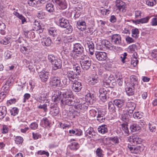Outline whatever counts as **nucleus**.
Wrapping results in <instances>:
<instances>
[{
	"label": "nucleus",
	"mask_w": 157,
	"mask_h": 157,
	"mask_svg": "<svg viewBox=\"0 0 157 157\" xmlns=\"http://www.w3.org/2000/svg\"><path fill=\"white\" fill-rule=\"evenodd\" d=\"M129 142L134 144H140L142 142L141 138H139L137 136H131L128 138Z\"/></svg>",
	"instance_id": "12"
},
{
	"label": "nucleus",
	"mask_w": 157,
	"mask_h": 157,
	"mask_svg": "<svg viewBox=\"0 0 157 157\" xmlns=\"http://www.w3.org/2000/svg\"><path fill=\"white\" fill-rule=\"evenodd\" d=\"M130 117L131 115L127 113H124L121 115V119L125 123H127L129 121Z\"/></svg>",
	"instance_id": "29"
},
{
	"label": "nucleus",
	"mask_w": 157,
	"mask_h": 157,
	"mask_svg": "<svg viewBox=\"0 0 157 157\" xmlns=\"http://www.w3.org/2000/svg\"><path fill=\"white\" fill-rule=\"evenodd\" d=\"M146 3L149 6H152L156 4V1L155 0H146Z\"/></svg>",
	"instance_id": "50"
},
{
	"label": "nucleus",
	"mask_w": 157,
	"mask_h": 157,
	"mask_svg": "<svg viewBox=\"0 0 157 157\" xmlns=\"http://www.w3.org/2000/svg\"><path fill=\"white\" fill-rule=\"evenodd\" d=\"M58 59V58L57 57L52 54L49 55L48 56V60L52 64L55 63V61Z\"/></svg>",
	"instance_id": "38"
},
{
	"label": "nucleus",
	"mask_w": 157,
	"mask_h": 157,
	"mask_svg": "<svg viewBox=\"0 0 157 157\" xmlns=\"http://www.w3.org/2000/svg\"><path fill=\"white\" fill-rule=\"evenodd\" d=\"M24 35L27 38L33 39L35 37L34 32L32 31H24Z\"/></svg>",
	"instance_id": "27"
},
{
	"label": "nucleus",
	"mask_w": 157,
	"mask_h": 157,
	"mask_svg": "<svg viewBox=\"0 0 157 157\" xmlns=\"http://www.w3.org/2000/svg\"><path fill=\"white\" fill-rule=\"evenodd\" d=\"M86 44L87 45L90 54L91 55H93L94 54V43L92 41H86Z\"/></svg>",
	"instance_id": "23"
},
{
	"label": "nucleus",
	"mask_w": 157,
	"mask_h": 157,
	"mask_svg": "<svg viewBox=\"0 0 157 157\" xmlns=\"http://www.w3.org/2000/svg\"><path fill=\"white\" fill-rule=\"evenodd\" d=\"M151 56L157 60V50H153L151 53Z\"/></svg>",
	"instance_id": "64"
},
{
	"label": "nucleus",
	"mask_w": 157,
	"mask_h": 157,
	"mask_svg": "<svg viewBox=\"0 0 157 157\" xmlns=\"http://www.w3.org/2000/svg\"><path fill=\"white\" fill-rule=\"evenodd\" d=\"M130 79L131 82L130 85L132 86L135 87L136 89H139L140 86L138 85L139 81L137 77L135 75H132L130 76Z\"/></svg>",
	"instance_id": "4"
},
{
	"label": "nucleus",
	"mask_w": 157,
	"mask_h": 157,
	"mask_svg": "<svg viewBox=\"0 0 157 157\" xmlns=\"http://www.w3.org/2000/svg\"><path fill=\"white\" fill-rule=\"evenodd\" d=\"M46 98L44 97H42L40 96L37 97V100L40 102H44L46 100Z\"/></svg>",
	"instance_id": "60"
},
{
	"label": "nucleus",
	"mask_w": 157,
	"mask_h": 157,
	"mask_svg": "<svg viewBox=\"0 0 157 157\" xmlns=\"http://www.w3.org/2000/svg\"><path fill=\"white\" fill-rule=\"evenodd\" d=\"M99 97L100 99L103 101H106L108 98L107 94H100Z\"/></svg>",
	"instance_id": "56"
},
{
	"label": "nucleus",
	"mask_w": 157,
	"mask_h": 157,
	"mask_svg": "<svg viewBox=\"0 0 157 157\" xmlns=\"http://www.w3.org/2000/svg\"><path fill=\"white\" fill-rule=\"evenodd\" d=\"M121 128L125 133L127 134H128L129 130L127 127V123L122 124H121Z\"/></svg>",
	"instance_id": "47"
},
{
	"label": "nucleus",
	"mask_w": 157,
	"mask_h": 157,
	"mask_svg": "<svg viewBox=\"0 0 157 157\" xmlns=\"http://www.w3.org/2000/svg\"><path fill=\"white\" fill-rule=\"evenodd\" d=\"M98 116H104L106 114V112L104 110H99L98 112Z\"/></svg>",
	"instance_id": "58"
},
{
	"label": "nucleus",
	"mask_w": 157,
	"mask_h": 157,
	"mask_svg": "<svg viewBox=\"0 0 157 157\" xmlns=\"http://www.w3.org/2000/svg\"><path fill=\"white\" fill-rule=\"evenodd\" d=\"M132 36L133 37L136 38L138 36L139 31L138 29L135 28L132 30Z\"/></svg>",
	"instance_id": "46"
},
{
	"label": "nucleus",
	"mask_w": 157,
	"mask_h": 157,
	"mask_svg": "<svg viewBox=\"0 0 157 157\" xmlns=\"http://www.w3.org/2000/svg\"><path fill=\"white\" fill-rule=\"evenodd\" d=\"M82 86L81 82L75 80L72 83L71 88L73 91L75 92H78L81 91Z\"/></svg>",
	"instance_id": "3"
},
{
	"label": "nucleus",
	"mask_w": 157,
	"mask_h": 157,
	"mask_svg": "<svg viewBox=\"0 0 157 157\" xmlns=\"http://www.w3.org/2000/svg\"><path fill=\"white\" fill-rule=\"evenodd\" d=\"M99 82V78L98 76L96 75H93L91 79L89 82V84L90 85H93Z\"/></svg>",
	"instance_id": "28"
},
{
	"label": "nucleus",
	"mask_w": 157,
	"mask_h": 157,
	"mask_svg": "<svg viewBox=\"0 0 157 157\" xmlns=\"http://www.w3.org/2000/svg\"><path fill=\"white\" fill-rule=\"evenodd\" d=\"M102 43L105 47L109 49L110 47L111 46V44L108 40L103 41Z\"/></svg>",
	"instance_id": "55"
},
{
	"label": "nucleus",
	"mask_w": 157,
	"mask_h": 157,
	"mask_svg": "<svg viewBox=\"0 0 157 157\" xmlns=\"http://www.w3.org/2000/svg\"><path fill=\"white\" fill-rule=\"evenodd\" d=\"M10 38H7L5 37L4 39H2V40L0 41V43L1 44H4V45H6L7 44H8L10 42Z\"/></svg>",
	"instance_id": "53"
},
{
	"label": "nucleus",
	"mask_w": 157,
	"mask_h": 157,
	"mask_svg": "<svg viewBox=\"0 0 157 157\" xmlns=\"http://www.w3.org/2000/svg\"><path fill=\"white\" fill-rule=\"evenodd\" d=\"M34 27L37 30H40V32H41V31H42V28L40 25V23L36 20H35L33 23Z\"/></svg>",
	"instance_id": "35"
},
{
	"label": "nucleus",
	"mask_w": 157,
	"mask_h": 157,
	"mask_svg": "<svg viewBox=\"0 0 157 157\" xmlns=\"http://www.w3.org/2000/svg\"><path fill=\"white\" fill-rule=\"evenodd\" d=\"M75 108L76 109L81 110H84L87 109L88 107L85 105V104H76L75 103L74 105Z\"/></svg>",
	"instance_id": "22"
},
{
	"label": "nucleus",
	"mask_w": 157,
	"mask_h": 157,
	"mask_svg": "<svg viewBox=\"0 0 157 157\" xmlns=\"http://www.w3.org/2000/svg\"><path fill=\"white\" fill-rule=\"evenodd\" d=\"M98 129V132L102 134L106 133L108 131V127L105 125H103L99 126Z\"/></svg>",
	"instance_id": "25"
},
{
	"label": "nucleus",
	"mask_w": 157,
	"mask_h": 157,
	"mask_svg": "<svg viewBox=\"0 0 157 157\" xmlns=\"http://www.w3.org/2000/svg\"><path fill=\"white\" fill-rule=\"evenodd\" d=\"M110 82V80L109 79H105L102 82V85L105 87H107L109 85V83Z\"/></svg>",
	"instance_id": "54"
},
{
	"label": "nucleus",
	"mask_w": 157,
	"mask_h": 157,
	"mask_svg": "<svg viewBox=\"0 0 157 157\" xmlns=\"http://www.w3.org/2000/svg\"><path fill=\"white\" fill-rule=\"evenodd\" d=\"M67 75L68 79L71 81L76 78L77 74L72 71H68L67 72Z\"/></svg>",
	"instance_id": "24"
},
{
	"label": "nucleus",
	"mask_w": 157,
	"mask_h": 157,
	"mask_svg": "<svg viewBox=\"0 0 157 157\" xmlns=\"http://www.w3.org/2000/svg\"><path fill=\"white\" fill-rule=\"evenodd\" d=\"M95 55L97 59L99 61H104L107 58V54L104 52H96Z\"/></svg>",
	"instance_id": "6"
},
{
	"label": "nucleus",
	"mask_w": 157,
	"mask_h": 157,
	"mask_svg": "<svg viewBox=\"0 0 157 157\" xmlns=\"http://www.w3.org/2000/svg\"><path fill=\"white\" fill-rule=\"evenodd\" d=\"M13 14L21 20L22 24H24L25 22H26L25 17L18 13L14 12Z\"/></svg>",
	"instance_id": "33"
},
{
	"label": "nucleus",
	"mask_w": 157,
	"mask_h": 157,
	"mask_svg": "<svg viewBox=\"0 0 157 157\" xmlns=\"http://www.w3.org/2000/svg\"><path fill=\"white\" fill-rule=\"evenodd\" d=\"M84 52V48L82 45L79 43H75L74 45L73 51L70 54V55L74 59L76 58L75 54L81 55Z\"/></svg>",
	"instance_id": "2"
},
{
	"label": "nucleus",
	"mask_w": 157,
	"mask_h": 157,
	"mask_svg": "<svg viewBox=\"0 0 157 157\" xmlns=\"http://www.w3.org/2000/svg\"><path fill=\"white\" fill-rule=\"evenodd\" d=\"M50 112L54 116H56L59 113V108L56 105H51Z\"/></svg>",
	"instance_id": "16"
},
{
	"label": "nucleus",
	"mask_w": 157,
	"mask_h": 157,
	"mask_svg": "<svg viewBox=\"0 0 157 157\" xmlns=\"http://www.w3.org/2000/svg\"><path fill=\"white\" fill-rule=\"evenodd\" d=\"M63 90H57L52 97L54 101L57 103L60 101V104L69 106L74 105L75 103L71 92H63Z\"/></svg>",
	"instance_id": "1"
},
{
	"label": "nucleus",
	"mask_w": 157,
	"mask_h": 157,
	"mask_svg": "<svg viewBox=\"0 0 157 157\" xmlns=\"http://www.w3.org/2000/svg\"><path fill=\"white\" fill-rule=\"evenodd\" d=\"M19 110L17 108L14 107L10 110V113L12 115L16 116L18 113Z\"/></svg>",
	"instance_id": "48"
},
{
	"label": "nucleus",
	"mask_w": 157,
	"mask_h": 157,
	"mask_svg": "<svg viewBox=\"0 0 157 157\" xmlns=\"http://www.w3.org/2000/svg\"><path fill=\"white\" fill-rule=\"evenodd\" d=\"M138 61L135 57V55H133L132 57V58L131 64L133 65L134 67L136 66L138 63Z\"/></svg>",
	"instance_id": "49"
},
{
	"label": "nucleus",
	"mask_w": 157,
	"mask_h": 157,
	"mask_svg": "<svg viewBox=\"0 0 157 157\" xmlns=\"http://www.w3.org/2000/svg\"><path fill=\"white\" fill-rule=\"evenodd\" d=\"M79 147V144L77 142H71L68 145V147L70 149L73 151L77 150Z\"/></svg>",
	"instance_id": "21"
},
{
	"label": "nucleus",
	"mask_w": 157,
	"mask_h": 157,
	"mask_svg": "<svg viewBox=\"0 0 157 157\" xmlns=\"http://www.w3.org/2000/svg\"><path fill=\"white\" fill-rule=\"evenodd\" d=\"M58 24L61 27L66 28L67 27V26L69 25V22L67 20L63 17H62L59 20Z\"/></svg>",
	"instance_id": "13"
},
{
	"label": "nucleus",
	"mask_w": 157,
	"mask_h": 157,
	"mask_svg": "<svg viewBox=\"0 0 157 157\" xmlns=\"http://www.w3.org/2000/svg\"><path fill=\"white\" fill-rule=\"evenodd\" d=\"M14 140L15 143L17 144H22L24 140L23 138L19 136L15 137Z\"/></svg>",
	"instance_id": "39"
},
{
	"label": "nucleus",
	"mask_w": 157,
	"mask_h": 157,
	"mask_svg": "<svg viewBox=\"0 0 157 157\" xmlns=\"http://www.w3.org/2000/svg\"><path fill=\"white\" fill-rule=\"evenodd\" d=\"M111 42L114 44L121 45V36L118 34H114L111 37Z\"/></svg>",
	"instance_id": "5"
},
{
	"label": "nucleus",
	"mask_w": 157,
	"mask_h": 157,
	"mask_svg": "<svg viewBox=\"0 0 157 157\" xmlns=\"http://www.w3.org/2000/svg\"><path fill=\"white\" fill-rule=\"evenodd\" d=\"M86 99L91 104H93L96 101V97L94 92L87 94L86 95Z\"/></svg>",
	"instance_id": "8"
},
{
	"label": "nucleus",
	"mask_w": 157,
	"mask_h": 157,
	"mask_svg": "<svg viewBox=\"0 0 157 157\" xmlns=\"http://www.w3.org/2000/svg\"><path fill=\"white\" fill-rule=\"evenodd\" d=\"M109 140L113 143V144L115 145H117L120 143L119 138L117 136L110 137L109 138Z\"/></svg>",
	"instance_id": "37"
},
{
	"label": "nucleus",
	"mask_w": 157,
	"mask_h": 157,
	"mask_svg": "<svg viewBox=\"0 0 157 157\" xmlns=\"http://www.w3.org/2000/svg\"><path fill=\"white\" fill-rule=\"evenodd\" d=\"M51 82L52 84V85L56 87H62L63 84L61 83L60 79L58 77H53L50 81Z\"/></svg>",
	"instance_id": "10"
},
{
	"label": "nucleus",
	"mask_w": 157,
	"mask_h": 157,
	"mask_svg": "<svg viewBox=\"0 0 157 157\" xmlns=\"http://www.w3.org/2000/svg\"><path fill=\"white\" fill-rule=\"evenodd\" d=\"M49 75L48 72L42 71L40 72L39 76L42 82H46L48 78Z\"/></svg>",
	"instance_id": "18"
},
{
	"label": "nucleus",
	"mask_w": 157,
	"mask_h": 157,
	"mask_svg": "<svg viewBox=\"0 0 157 157\" xmlns=\"http://www.w3.org/2000/svg\"><path fill=\"white\" fill-rule=\"evenodd\" d=\"M77 27L80 30L83 31L86 29L85 22L83 20H79L77 22Z\"/></svg>",
	"instance_id": "15"
},
{
	"label": "nucleus",
	"mask_w": 157,
	"mask_h": 157,
	"mask_svg": "<svg viewBox=\"0 0 157 157\" xmlns=\"http://www.w3.org/2000/svg\"><path fill=\"white\" fill-rule=\"evenodd\" d=\"M46 9L49 13H52L54 11V7L53 3H48L46 5Z\"/></svg>",
	"instance_id": "31"
},
{
	"label": "nucleus",
	"mask_w": 157,
	"mask_h": 157,
	"mask_svg": "<svg viewBox=\"0 0 157 157\" xmlns=\"http://www.w3.org/2000/svg\"><path fill=\"white\" fill-rule=\"evenodd\" d=\"M48 32L50 35L54 37L57 35V30L55 28H50L48 29Z\"/></svg>",
	"instance_id": "34"
},
{
	"label": "nucleus",
	"mask_w": 157,
	"mask_h": 157,
	"mask_svg": "<svg viewBox=\"0 0 157 157\" xmlns=\"http://www.w3.org/2000/svg\"><path fill=\"white\" fill-rule=\"evenodd\" d=\"M135 88H136L135 87L132 86L131 85H130V83H126L125 90L127 94L129 96L133 95L134 94V89Z\"/></svg>",
	"instance_id": "9"
},
{
	"label": "nucleus",
	"mask_w": 157,
	"mask_h": 157,
	"mask_svg": "<svg viewBox=\"0 0 157 157\" xmlns=\"http://www.w3.org/2000/svg\"><path fill=\"white\" fill-rule=\"evenodd\" d=\"M103 151L100 148H98L95 151L97 157H103Z\"/></svg>",
	"instance_id": "41"
},
{
	"label": "nucleus",
	"mask_w": 157,
	"mask_h": 157,
	"mask_svg": "<svg viewBox=\"0 0 157 157\" xmlns=\"http://www.w3.org/2000/svg\"><path fill=\"white\" fill-rule=\"evenodd\" d=\"M51 43V40L49 37L43 38L41 39V43L44 46H49Z\"/></svg>",
	"instance_id": "20"
},
{
	"label": "nucleus",
	"mask_w": 157,
	"mask_h": 157,
	"mask_svg": "<svg viewBox=\"0 0 157 157\" xmlns=\"http://www.w3.org/2000/svg\"><path fill=\"white\" fill-rule=\"evenodd\" d=\"M20 51L23 53L25 54L29 52V49H28V47H26L25 46H21L20 48Z\"/></svg>",
	"instance_id": "51"
},
{
	"label": "nucleus",
	"mask_w": 157,
	"mask_h": 157,
	"mask_svg": "<svg viewBox=\"0 0 157 157\" xmlns=\"http://www.w3.org/2000/svg\"><path fill=\"white\" fill-rule=\"evenodd\" d=\"M45 16V13L42 11H39L37 15V17L40 19L44 18Z\"/></svg>",
	"instance_id": "61"
},
{
	"label": "nucleus",
	"mask_w": 157,
	"mask_h": 157,
	"mask_svg": "<svg viewBox=\"0 0 157 157\" xmlns=\"http://www.w3.org/2000/svg\"><path fill=\"white\" fill-rule=\"evenodd\" d=\"M142 13L140 11L136 10L135 12V17L136 18H141Z\"/></svg>",
	"instance_id": "57"
},
{
	"label": "nucleus",
	"mask_w": 157,
	"mask_h": 157,
	"mask_svg": "<svg viewBox=\"0 0 157 157\" xmlns=\"http://www.w3.org/2000/svg\"><path fill=\"white\" fill-rule=\"evenodd\" d=\"M38 126V125L36 122L32 123L29 126L30 128L32 129L35 130L36 129Z\"/></svg>",
	"instance_id": "62"
},
{
	"label": "nucleus",
	"mask_w": 157,
	"mask_h": 157,
	"mask_svg": "<svg viewBox=\"0 0 157 157\" xmlns=\"http://www.w3.org/2000/svg\"><path fill=\"white\" fill-rule=\"evenodd\" d=\"M52 65V68L54 70L60 68L62 67L61 61L60 59H58Z\"/></svg>",
	"instance_id": "19"
},
{
	"label": "nucleus",
	"mask_w": 157,
	"mask_h": 157,
	"mask_svg": "<svg viewBox=\"0 0 157 157\" xmlns=\"http://www.w3.org/2000/svg\"><path fill=\"white\" fill-rule=\"evenodd\" d=\"M156 124L153 122L149 123V128L151 132H155L156 130Z\"/></svg>",
	"instance_id": "43"
},
{
	"label": "nucleus",
	"mask_w": 157,
	"mask_h": 157,
	"mask_svg": "<svg viewBox=\"0 0 157 157\" xmlns=\"http://www.w3.org/2000/svg\"><path fill=\"white\" fill-rule=\"evenodd\" d=\"M48 105L46 104H44L43 105H40L38 106L37 107L38 109H42L44 112H46L47 111Z\"/></svg>",
	"instance_id": "52"
},
{
	"label": "nucleus",
	"mask_w": 157,
	"mask_h": 157,
	"mask_svg": "<svg viewBox=\"0 0 157 157\" xmlns=\"http://www.w3.org/2000/svg\"><path fill=\"white\" fill-rule=\"evenodd\" d=\"M82 68L84 70L88 69L91 65V62L90 60H86L84 61H82L80 63Z\"/></svg>",
	"instance_id": "17"
},
{
	"label": "nucleus",
	"mask_w": 157,
	"mask_h": 157,
	"mask_svg": "<svg viewBox=\"0 0 157 157\" xmlns=\"http://www.w3.org/2000/svg\"><path fill=\"white\" fill-rule=\"evenodd\" d=\"M57 4L59 5L60 9L64 10L67 8V3L65 0H53Z\"/></svg>",
	"instance_id": "11"
},
{
	"label": "nucleus",
	"mask_w": 157,
	"mask_h": 157,
	"mask_svg": "<svg viewBox=\"0 0 157 157\" xmlns=\"http://www.w3.org/2000/svg\"><path fill=\"white\" fill-rule=\"evenodd\" d=\"M115 5L117 9L120 11L123 12L124 11V9L126 5L124 2L121 0H117L115 2Z\"/></svg>",
	"instance_id": "7"
},
{
	"label": "nucleus",
	"mask_w": 157,
	"mask_h": 157,
	"mask_svg": "<svg viewBox=\"0 0 157 157\" xmlns=\"http://www.w3.org/2000/svg\"><path fill=\"white\" fill-rule=\"evenodd\" d=\"M128 148L131 153L136 154L141 152V147L140 146L136 147L130 146H128Z\"/></svg>",
	"instance_id": "14"
},
{
	"label": "nucleus",
	"mask_w": 157,
	"mask_h": 157,
	"mask_svg": "<svg viewBox=\"0 0 157 157\" xmlns=\"http://www.w3.org/2000/svg\"><path fill=\"white\" fill-rule=\"evenodd\" d=\"M5 54L6 59H8L11 58L12 52L10 51H7L5 52Z\"/></svg>",
	"instance_id": "63"
},
{
	"label": "nucleus",
	"mask_w": 157,
	"mask_h": 157,
	"mask_svg": "<svg viewBox=\"0 0 157 157\" xmlns=\"http://www.w3.org/2000/svg\"><path fill=\"white\" fill-rule=\"evenodd\" d=\"M7 113L6 108L5 106L0 107V119H3Z\"/></svg>",
	"instance_id": "26"
},
{
	"label": "nucleus",
	"mask_w": 157,
	"mask_h": 157,
	"mask_svg": "<svg viewBox=\"0 0 157 157\" xmlns=\"http://www.w3.org/2000/svg\"><path fill=\"white\" fill-rule=\"evenodd\" d=\"M114 105L119 108H121L124 105V101L120 99H116L113 101Z\"/></svg>",
	"instance_id": "32"
},
{
	"label": "nucleus",
	"mask_w": 157,
	"mask_h": 157,
	"mask_svg": "<svg viewBox=\"0 0 157 157\" xmlns=\"http://www.w3.org/2000/svg\"><path fill=\"white\" fill-rule=\"evenodd\" d=\"M130 129L132 132H134L140 130L141 129V128L136 124H133L130 125Z\"/></svg>",
	"instance_id": "30"
},
{
	"label": "nucleus",
	"mask_w": 157,
	"mask_h": 157,
	"mask_svg": "<svg viewBox=\"0 0 157 157\" xmlns=\"http://www.w3.org/2000/svg\"><path fill=\"white\" fill-rule=\"evenodd\" d=\"M114 104L112 101H109L108 103V109L109 111L114 112L116 111Z\"/></svg>",
	"instance_id": "45"
},
{
	"label": "nucleus",
	"mask_w": 157,
	"mask_h": 157,
	"mask_svg": "<svg viewBox=\"0 0 157 157\" xmlns=\"http://www.w3.org/2000/svg\"><path fill=\"white\" fill-rule=\"evenodd\" d=\"M37 154L39 155H45L47 156H48L49 155L48 152L44 151H39L37 152Z\"/></svg>",
	"instance_id": "59"
},
{
	"label": "nucleus",
	"mask_w": 157,
	"mask_h": 157,
	"mask_svg": "<svg viewBox=\"0 0 157 157\" xmlns=\"http://www.w3.org/2000/svg\"><path fill=\"white\" fill-rule=\"evenodd\" d=\"M73 68L74 71H76V73L75 74H76L77 75L80 74L81 71L80 67L77 64L73 65Z\"/></svg>",
	"instance_id": "44"
},
{
	"label": "nucleus",
	"mask_w": 157,
	"mask_h": 157,
	"mask_svg": "<svg viewBox=\"0 0 157 157\" xmlns=\"http://www.w3.org/2000/svg\"><path fill=\"white\" fill-rule=\"evenodd\" d=\"M94 133L93 128H89L85 132V135L88 136L89 137L92 138L93 134Z\"/></svg>",
	"instance_id": "36"
},
{
	"label": "nucleus",
	"mask_w": 157,
	"mask_h": 157,
	"mask_svg": "<svg viewBox=\"0 0 157 157\" xmlns=\"http://www.w3.org/2000/svg\"><path fill=\"white\" fill-rule=\"evenodd\" d=\"M143 113L139 112H136L133 115V117L135 119H139L143 117Z\"/></svg>",
	"instance_id": "40"
},
{
	"label": "nucleus",
	"mask_w": 157,
	"mask_h": 157,
	"mask_svg": "<svg viewBox=\"0 0 157 157\" xmlns=\"http://www.w3.org/2000/svg\"><path fill=\"white\" fill-rule=\"evenodd\" d=\"M126 106L128 109H135L136 105L133 102H128Z\"/></svg>",
	"instance_id": "42"
}]
</instances>
